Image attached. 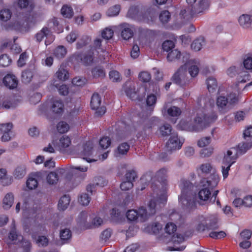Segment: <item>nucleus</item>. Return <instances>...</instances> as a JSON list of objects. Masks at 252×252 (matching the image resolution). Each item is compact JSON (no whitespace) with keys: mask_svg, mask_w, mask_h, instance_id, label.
I'll return each mask as SVG.
<instances>
[{"mask_svg":"<svg viewBox=\"0 0 252 252\" xmlns=\"http://www.w3.org/2000/svg\"><path fill=\"white\" fill-rule=\"evenodd\" d=\"M206 102V98H200L197 101V106L192 112L194 124L187 120H182L178 125L179 128L183 130H197L215 122L218 116L216 113L211 112L210 104Z\"/></svg>","mask_w":252,"mask_h":252,"instance_id":"obj_1","label":"nucleus"},{"mask_svg":"<svg viewBox=\"0 0 252 252\" xmlns=\"http://www.w3.org/2000/svg\"><path fill=\"white\" fill-rule=\"evenodd\" d=\"M219 181V176L217 174H213L208 178L202 180L201 186L203 189L198 193L200 204H205L209 201L211 190L217 186Z\"/></svg>","mask_w":252,"mask_h":252,"instance_id":"obj_2","label":"nucleus"},{"mask_svg":"<svg viewBox=\"0 0 252 252\" xmlns=\"http://www.w3.org/2000/svg\"><path fill=\"white\" fill-rule=\"evenodd\" d=\"M155 202L151 201L148 205V211L144 207L139 208L138 210H129L126 213V218L128 220L131 221H134L137 220L141 222L144 221L149 216L155 213Z\"/></svg>","mask_w":252,"mask_h":252,"instance_id":"obj_3","label":"nucleus"},{"mask_svg":"<svg viewBox=\"0 0 252 252\" xmlns=\"http://www.w3.org/2000/svg\"><path fill=\"white\" fill-rule=\"evenodd\" d=\"M218 223V219L216 216H199L196 220V229L198 231L216 229Z\"/></svg>","mask_w":252,"mask_h":252,"instance_id":"obj_4","label":"nucleus"},{"mask_svg":"<svg viewBox=\"0 0 252 252\" xmlns=\"http://www.w3.org/2000/svg\"><path fill=\"white\" fill-rule=\"evenodd\" d=\"M210 5L208 0H199L198 2L193 5V7L187 8L181 11L180 15L184 18L189 19L194 14L203 12L208 9Z\"/></svg>","mask_w":252,"mask_h":252,"instance_id":"obj_5","label":"nucleus"},{"mask_svg":"<svg viewBox=\"0 0 252 252\" xmlns=\"http://www.w3.org/2000/svg\"><path fill=\"white\" fill-rule=\"evenodd\" d=\"M180 187L181 189V194L179 197V202L183 205L188 207L191 203V198H192L190 190L193 187L192 184L188 181H181Z\"/></svg>","mask_w":252,"mask_h":252,"instance_id":"obj_6","label":"nucleus"},{"mask_svg":"<svg viewBox=\"0 0 252 252\" xmlns=\"http://www.w3.org/2000/svg\"><path fill=\"white\" fill-rule=\"evenodd\" d=\"M93 144L91 142H87L82 146L79 147L77 150L78 155L88 162L96 161L94 158Z\"/></svg>","mask_w":252,"mask_h":252,"instance_id":"obj_7","label":"nucleus"},{"mask_svg":"<svg viewBox=\"0 0 252 252\" xmlns=\"http://www.w3.org/2000/svg\"><path fill=\"white\" fill-rule=\"evenodd\" d=\"M185 240V237L180 234H177L176 236H173L171 239L173 246L168 247V250L170 251H182L184 250L186 247L184 244Z\"/></svg>","mask_w":252,"mask_h":252,"instance_id":"obj_8","label":"nucleus"},{"mask_svg":"<svg viewBox=\"0 0 252 252\" xmlns=\"http://www.w3.org/2000/svg\"><path fill=\"white\" fill-rule=\"evenodd\" d=\"M101 98L100 96L97 94H94L92 96L91 101V107L93 110L95 111V113L97 116H100L105 114L106 109L103 106H100Z\"/></svg>","mask_w":252,"mask_h":252,"instance_id":"obj_9","label":"nucleus"},{"mask_svg":"<svg viewBox=\"0 0 252 252\" xmlns=\"http://www.w3.org/2000/svg\"><path fill=\"white\" fill-rule=\"evenodd\" d=\"M184 142L183 138H179L176 133H173L166 144V147L169 151L178 150L181 148Z\"/></svg>","mask_w":252,"mask_h":252,"instance_id":"obj_10","label":"nucleus"},{"mask_svg":"<svg viewBox=\"0 0 252 252\" xmlns=\"http://www.w3.org/2000/svg\"><path fill=\"white\" fill-rule=\"evenodd\" d=\"M185 68L188 70L189 73L191 77H195L199 73L200 62L198 60L192 59L189 60L184 64Z\"/></svg>","mask_w":252,"mask_h":252,"instance_id":"obj_11","label":"nucleus"},{"mask_svg":"<svg viewBox=\"0 0 252 252\" xmlns=\"http://www.w3.org/2000/svg\"><path fill=\"white\" fill-rule=\"evenodd\" d=\"M36 40L40 42L46 37L45 44L48 45L52 43L55 39L54 36L51 33L47 28H43L35 35Z\"/></svg>","mask_w":252,"mask_h":252,"instance_id":"obj_12","label":"nucleus"},{"mask_svg":"<svg viewBox=\"0 0 252 252\" xmlns=\"http://www.w3.org/2000/svg\"><path fill=\"white\" fill-rule=\"evenodd\" d=\"M237 155L235 148L228 150L223 158L222 164L231 166L235 162Z\"/></svg>","mask_w":252,"mask_h":252,"instance_id":"obj_13","label":"nucleus"},{"mask_svg":"<svg viewBox=\"0 0 252 252\" xmlns=\"http://www.w3.org/2000/svg\"><path fill=\"white\" fill-rule=\"evenodd\" d=\"M99 54L98 51H90L87 54H85L81 57V61L82 63L85 65H89L94 63V62L96 61L97 58L96 56Z\"/></svg>","mask_w":252,"mask_h":252,"instance_id":"obj_14","label":"nucleus"},{"mask_svg":"<svg viewBox=\"0 0 252 252\" xmlns=\"http://www.w3.org/2000/svg\"><path fill=\"white\" fill-rule=\"evenodd\" d=\"M71 145V138L68 136L64 135L59 139L57 144V147L60 152L64 153Z\"/></svg>","mask_w":252,"mask_h":252,"instance_id":"obj_15","label":"nucleus"},{"mask_svg":"<svg viewBox=\"0 0 252 252\" xmlns=\"http://www.w3.org/2000/svg\"><path fill=\"white\" fill-rule=\"evenodd\" d=\"M237 84H236L232 88V91L228 95V103L230 104H234L237 103L240 98L241 94V90L238 87Z\"/></svg>","mask_w":252,"mask_h":252,"instance_id":"obj_16","label":"nucleus"},{"mask_svg":"<svg viewBox=\"0 0 252 252\" xmlns=\"http://www.w3.org/2000/svg\"><path fill=\"white\" fill-rule=\"evenodd\" d=\"M186 74V69L185 65H184L180 67L179 69L175 72L172 77L173 81H174L176 84L181 85L185 79Z\"/></svg>","mask_w":252,"mask_h":252,"instance_id":"obj_17","label":"nucleus"},{"mask_svg":"<svg viewBox=\"0 0 252 252\" xmlns=\"http://www.w3.org/2000/svg\"><path fill=\"white\" fill-rule=\"evenodd\" d=\"M120 26L122 29L121 35L124 39L128 40L132 37L133 34L132 26L126 23L122 24Z\"/></svg>","mask_w":252,"mask_h":252,"instance_id":"obj_18","label":"nucleus"},{"mask_svg":"<svg viewBox=\"0 0 252 252\" xmlns=\"http://www.w3.org/2000/svg\"><path fill=\"white\" fill-rule=\"evenodd\" d=\"M11 226V231L8 236V239L9 240L8 243L17 244L21 240H23V236L21 235H18L17 233V232L15 230V222L14 220L12 221Z\"/></svg>","mask_w":252,"mask_h":252,"instance_id":"obj_19","label":"nucleus"},{"mask_svg":"<svg viewBox=\"0 0 252 252\" xmlns=\"http://www.w3.org/2000/svg\"><path fill=\"white\" fill-rule=\"evenodd\" d=\"M14 201V196L13 193L9 192L6 193L3 197L1 207L5 210H9L13 205Z\"/></svg>","mask_w":252,"mask_h":252,"instance_id":"obj_20","label":"nucleus"},{"mask_svg":"<svg viewBox=\"0 0 252 252\" xmlns=\"http://www.w3.org/2000/svg\"><path fill=\"white\" fill-rule=\"evenodd\" d=\"M30 19V17H23L22 19L18 18L16 23L14 26L15 28L17 29L24 28L23 30L27 31L29 29L31 25Z\"/></svg>","mask_w":252,"mask_h":252,"instance_id":"obj_21","label":"nucleus"},{"mask_svg":"<svg viewBox=\"0 0 252 252\" xmlns=\"http://www.w3.org/2000/svg\"><path fill=\"white\" fill-rule=\"evenodd\" d=\"M3 83L6 87L12 89L17 87L18 80L14 75L7 74L3 78Z\"/></svg>","mask_w":252,"mask_h":252,"instance_id":"obj_22","label":"nucleus"},{"mask_svg":"<svg viewBox=\"0 0 252 252\" xmlns=\"http://www.w3.org/2000/svg\"><path fill=\"white\" fill-rule=\"evenodd\" d=\"M15 5L21 9H26L28 11L32 10L34 7L32 0H18Z\"/></svg>","mask_w":252,"mask_h":252,"instance_id":"obj_23","label":"nucleus"},{"mask_svg":"<svg viewBox=\"0 0 252 252\" xmlns=\"http://www.w3.org/2000/svg\"><path fill=\"white\" fill-rule=\"evenodd\" d=\"M162 229V226L160 223L155 222L151 225L145 227L144 231L146 233L157 235L161 232Z\"/></svg>","mask_w":252,"mask_h":252,"instance_id":"obj_24","label":"nucleus"},{"mask_svg":"<svg viewBox=\"0 0 252 252\" xmlns=\"http://www.w3.org/2000/svg\"><path fill=\"white\" fill-rule=\"evenodd\" d=\"M238 22L242 27L247 29L250 27L252 23V17L247 14H243L239 17Z\"/></svg>","mask_w":252,"mask_h":252,"instance_id":"obj_25","label":"nucleus"},{"mask_svg":"<svg viewBox=\"0 0 252 252\" xmlns=\"http://www.w3.org/2000/svg\"><path fill=\"white\" fill-rule=\"evenodd\" d=\"M16 106V103L12 102L9 97L5 96L0 97V109H10L14 108Z\"/></svg>","mask_w":252,"mask_h":252,"instance_id":"obj_26","label":"nucleus"},{"mask_svg":"<svg viewBox=\"0 0 252 252\" xmlns=\"http://www.w3.org/2000/svg\"><path fill=\"white\" fill-rule=\"evenodd\" d=\"M166 112L168 116L172 117H177L181 115L182 112L180 108L176 106H172L167 109L164 107L162 111V114L164 115Z\"/></svg>","mask_w":252,"mask_h":252,"instance_id":"obj_27","label":"nucleus"},{"mask_svg":"<svg viewBox=\"0 0 252 252\" xmlns=\"http://www.w3.org/2000/svg\"><path fill=\"white\" fill-rule=\"evenodd\" d=\"M252 147V141H248L240 143L236 149V152L238 155L245 153L248 150Z\"/></svg>","mask_w":252,"mask_h":252,"instance_id":"obj_28","label":"nucleus"},{"mask_svg":"<svg viewBox=\"0 0 252 252\" xmlns=\"http://www.w3.org/2000/svg\"><path fill=\"white\" fill-rule=\"evenodd\" d=\"M0 181L3 186H7L12 182V178L7 175V171L4 168L0 169Z\"/></svg>","mask_w":252,"mask_h":252,"instance_id":"obj_29","label":"nucleus"},{"mask_svg":"<svg viewBox=\"0 0 252 252\" xmlns=\"http://www.w3.org/2000/svg\"><path fill=\"white\" fill-rule=\"evenodd\" d=\"M205 45V40L203 37L195 39L191 44V49L195 51H200Z\"/></svg>","mask_w":252,"mask_h":252,"instance_id":"obj_30","label":"nucleus"},{"mask_svg":"<svg viewBox=\"0 0 252 252\" xmlns=\"http://www.w3.org/2000/svg\"><path fill=\"white\" fill-rule=\"evenodd\" d=\"M228 101L227 98L224 96H219L217 99V105L220 113H224L225 107Z\"/></svg>","mask_w":252,"mask_h":252,"instance_id":"obj_31","label":"nucleus"},{"mask_svg":"<svg viewBox=\"0 0 252 252\" xmlns=\"http://www.w3.org/2000/svg\"><path fill=\"white\" fill-rule=\"evenodd\" d=\"M70 201L69 196L64 195L59 200L58 203V208L60 210H65L68 206Z\"/></svg>","mask_w":252,"mask_h":252,"instance_id":"obj_32","label":"nucleus"},{"mask_svg":"<svg viewBox=\"0 0 252 252\" xmlns=\"http://www.w3.org/2000/svg\"><path fill=\"white\" fill-rule=\"evenodd\" d=\"M37 175L34 174L29 177L27 181V187L30 189H35L38 186Z\"/></svg>","mask_w":252,"mask_h":252,"instance_id":"obj_33","label":"nucleus"},{"mask_svg":"<svg viewBox=\"0 0 252 252\" xmlns=\"http://www.w3.org/2000/svg\"><path fill=\"white\" fill-rule=\"evenodd\" d=\"M206 84L208 90L211 93H213L218 88L217 80L213 77L208 78L206 80Z\"/></svg>","mask_w":252,"mask_h":252,"instance_id":"obj_34","label":"nucleus"},{"mask_svg":"<svg viewBox=\"0 0 252 252\" xmlns=\"http://www.w3.org/2000/svg\"><path fill=\"white\" fill-rule=\"evenodd\" d=\"M61 11L62 15L66 18H71L74 14L73 10L71 7L67 5H64Z\"/></svg>","mask_w":252,"mask_h":252,"instance_id":"obj_35","label":"nucleus"},{"mask_svg":"<svg viewBox=\"0 0 252 252\" xmlns=\"http://www.w3.org/2000/svg\"><path fill=\"white\" fill-rule=\"evenodd\" d=\"M56 76L59 80L63 81L68 79V73L65 69L60 67L56 73Z\"/></svg>","mask_w":252,"mask_h":252,"instance_id":"obj_36","label":"nucleus"},{"mask_svg":"<svg viewBox=\"0 0 252 252\" xmlns=\"http://www.w3.org/2000/svg\"><path fill=\"white\" fill-rule=\"evenodd\" d=\"M52 110L55 113L60 114L63 111V105L60 100H55L52 106Z\"/></svg>","mask_w":252,"mask_h":252,"instance_id":"obj_37","label":"nucleus"},{"mask_svg":"<svg viewBox=\"0 0 252 252\" xmlns=\"http://www.w3.org/2000/svg\"><path fill=\"white\" fill-rule=\"evenodd\" d=\"M243 65L246 69H252V54H248L244 57Z\"/></svg>","mask_w":252,"mask_h":252,"instance_id":"obj_38","label":"nucleus"},{"mask_svg":"<svg viewBox=\"0 0 252 252\" xmlns=\"http://www.w3.org/2000/svg\"><path fill=\"white\" fill-rule=\"evenodd\" d=\"M129 149V146L126 143H122L120 145L116 152V156H120L126 154Z\"/></svg>","mask_w":252,"mask_h":252,"instance_id":"obj_39","label":"nucleus"},{"mask_svg":"<svg viewBox=\"0 0 252 252\" xmlns=\"http://www.w3.org/2000/svg\"><path fill=\"white\" fill-rule=\"evenodd\" d=\"M11 12L9 9L4 8L0 11V20L6 22L11 17Z\"/></svg>","mask_w":252,"mask_h":252,"instance_id":"obj_40","label":"nucleus"},{"mask_svg":"<svg viewBox=\"0 0 252 252\" xmlns=\"http://www.w3.org/2000/svg\"><path fill=\"white\" fill-rule=\"evenodd\" d=\"M87 214L86 212L81 213L77 219L78 223L82 227L86 228L87 226H89V224H86L87 220Z\"/></svg>","mask_w":252,"mask_h":252,"instance_id":"obj_41","label":"nucleus"},{"mask_svg":"<svg viewBox=\"0 0 252 252\" xmlns=\"http://www.w3.org/2000/svg\"><path fill=\"white\" fill-rule=\"evenodd\" d=\"M66 54V50L63 46H58L54 51V54L57 58H63Z\"/></svg>","mask_w":252,"mask_h":252,"instance_id":"obj_42","label":"nucleus"},{"mask_svg":"<svg viewBox=\"0 0 252 252\" xmlns=\"http://www.w3.org/2000/svg\"><path fill=\"white\" fill-rule=\"evenodd\" d=\"M250 80L249 73L247 71H242L239 73L237 77L238 83H244Z\"/></svg>","mask_w":252,"mask_h":252,"instance_id":"obj_43","label":"nucleus"},{"mask_svg":"<svg viewBox=\"0 0 252 252\" xmlns=\"http://www.w3.org/2000/svg\"><path fill=\"white\" fill-rule=\"evenodd\" d=\"M120 11V6L115 5L110 7L107 11V15L110 17H113L118 15Z\"/></svg>","mask_w":252,"mask_h":252,"instance_id":"obj_44","label":"nucleus"},{"mask_svg":"<svg viewBox=\"0 0 252 252\" xmlns=\"http://www.w3.org/2000/svg\"><path fill=\"white\" fill-rule=\"evenodd\" d=\"M177 230L176 225L173 222L167 223L164 228L165 233L169 235H172Z\"/></svg>","mask_w":252,"mask_h":252,"instance_id":"obj_45","label":"nucleus"},{"mask_svg":"<svg viewBox=\"0 0 252 252\" xmlns=\"http://www.w3.org/2000/svg\"><path fill=\"white\" fill-rule=\"evenodd\" d=\"M103 223V220L98 216H95L93 218L92 223L89 226H87L86 228H91L93 227H98Z\"/></svg>","mask_w":252,"mask_h":252,"instance_id":"obj_46","label":"nucleus"},{"mask_svg":"<svg viewBox=\"0 0 252 252\" xmlns=\"http://www.w3.org/2000/svg\"><path fill=\"white\" fill-rule=\"evenodd\" d=\"M57 129L60 133H64L69 130V126L66 123L61 122L58 124Z\"/></svg>","mask_w":252,"mask_h":252,"instance_id":"obj_47","label":"nucleus"},{"mask_svg":"<svg viewBox=\"0 0 252 252\" xmlns=\"http://www.w3.org/2000/svg\"><path fill=\"white\" fill-rule=\"evenodd\" d=\"M46 179L49 184L54 185L58 182L59 177L55 172H51L47 175Z\"/></svg>","mask_w":252,"mask_h":252,"instance_id":"obj_48","label":"nucleus"},{"mask_svg":"<svg viewBox=\"0 0 252 252\" xmlns=\"http://www.w3.org/2000/svg\"><path fill=\"white\" fill-rule=\"evenodd\" d=\"M180 55V52L177 49H174L168 53L167 58L169 61L171 62L179 59Z\"/></svg>","mask_w":252,"mask_h":252,"instance_id":"obj_49","label":"nucleus"},{"mask_svg":"<svg viewBox=\"0 0 252 252\" xmlns=\"http://www.w3.org/2000/svg\"><path fill=\"white\" fill-rule=\"evenodd\" d=\"M26 171L24 166H20L16 168L14 173V176L16 178H23L26 174Z\"/></svg>","mask_w":252,"mask_h":252,"instance_id":"obj_50","label":"nucleus"},{"mask_svg":"<svg viewBox=\"0 0 252 252\" xmlns=\"http://www.w3.org/2000/svg\"><path fill=\"white\" fill-rule=\"evenodd\" d=\"M32 238L35 241L36 243L38 246H46L48 243V239L43 236H39L37 239L34 237V235L32 236Z\"/></svg>","mask_w":252,"mask_h":252,"instance_id":"obj_51","label":"nucleus"},{"mask_svg":"<svg viewBox=\"0 0 252 252\" xmlns=\"http://www.w3.org/2000/svg\"><path fill=\"white\" fill-rule=\"evenodd\" d=\"M71 237V233L69 229H64L62 230L60 233L61 240L65 243V241L69 240Z\"/></svg>","mask_w":252,"mask_h":252,"instance_id":"obj_52","label":"nucleus"},{"mask_svg":"<svg viewBox=\"0 0 252 252\" xmlns=\"http://www.w3.org/2000/svg\"><path fill=\"white\" fill-rule=\"evenodd\" d=\"M91 200V198L89 196V194H87L86 193H82L78 201L80 204H81L83 206H87L88 205Z\"/></svg>","mask_w":252,"mask_h":252,"instance_id":"obj_53","label":"nucleus"},{"mask_svg":"<svg viewBox=\"0 0 252 252\" xmlns=\"http://www.w3.org/2000/svg\"><path fill=\"white\" fill-rule=\"evenodd\" d=\"M212 166L209 163H205L200 165L199 167V171L202 173H209L212 169Z\"/></svg>","mask_w":252,"mask_h":252,"instance_id":"obj_54","label":"nucleus"},{"mask_svg":"<svg viewBox=\"0 0 252 252\" xmlns=\"http://www.w3.org/2000/svg\"><path fill=\"white\" fill-rule=\"evenodd\" d=\"M32 77V73L30 70H25L22 72V81L25 83H29Z\"/></svg>","mask_w":252,"mask_h":252,"instance_id":"obj_55","label":"nucleus"},{"mask_svg":"<svg viewBox=\"0 0 252 252\" xmlns=\"http://www.w3.org/2000/svg\"><path fill=\"white\" fill-rule=\"evenodd\" d=\"M139 79L140 81L143 82H148L151 79V74L147 71H141L139 74Z\"/></svg>","mask_w":252,"mask_h":252,"instance_id":"obj_56","label":"nucleus"},{"mask_svg":"<svg viewBox=\"0 0 252 252\" xmlns=\"http://www.w3.org/2000/svg\"><path fill=\"white\" fill-rule=\"evenodd\" d=\"M11 62V59L7 55L4 54L0 56V66L6 67L8 66Z\"/></svg>","mask_w":252,"mask_h":252,"instance_id":"obj_57","label":"nucleus"},{"mask_svg":"<svg viewBox=\"0 0 252 252\" xmlns=\"http://www.w3.org/2000/svg\"><path fill=\"white\" fill-rule=\"evenodd\" d=\"M111 143V141L109 137H103L99 140L100 146L104 149L108 148L110 146Z\"/></svg>","mask_w":252,"mask_h":252,"instance_id":"obj_58","label":"nucleus"},{"mask_svg":"<svg viewBox=\"0 0 252 252\" xmlns=\"http://www.w3.org/2000/svg\"><path fill=\"white\" fill-rule=\"evenodd\" d=\"M113 34V30L109 28H105L101 32L102 37L106 39H109L111 38Z\"/></svg>","mask_w":252,"mask_h":252,"instance_id":"obj_59","label":"nucleus"},{"mask_svg":"<svg viewBox=\"0 0 252 252\" xmlns=\"http://www.w3.org/2000/svg\"><path fill=\"white\" fill-rule=\"evenodd\" d=\"M226 234L224 231H220L219 232L212 231L210 233L209 236L213 239H221L226 236Z\"/></svg>","mask_w":252,"mask_h":252,"instance_id":"obj_60","label":"nucleus"},{"mask_svg":"<svg viewBox=\"0 0 252 252\" xmlns=\"http://www.w3.org/2000/svg\"><path fill=\"white\" fill-rule=\"evenodd\" d=\"M87 82V80L85 78L79 77L74 78L72 81V84L77 86H82Z\"/></svg>","mask_w":252,"mask_h":252,"instance_id":"obj_61","label":"nucleus"},{"mask_svg":"<svg viewBox=\"0 0 252 252\" xmlns=\"http://www.w3.org/2000/svg\"><path fill=\"white\" fill-rule=\"evenodd\" d=\"M111 236V231L106 229L104 230L100 236V240L102 243H105L109 240Z\"/></svg>","mask_w":252,"mask_h":252,"instance_id":"obj_62","label":"nucleus"},{"mask_svg":"<svg viewBox=\"0 0 252 252\" xmlns=\"http://www.w3.org/2000/svg\"><path fill=\"white\" fill-rule=\"evenodd\" d=\"M160 133L162 136H166L170 134L171 131V127L169 125H164L159 128Z\"/></svg>","mask_w":252,"mask_h":252,"instance_id":"obj_63","label":"nucleus"},{"mask_svg":"<svg viewBox=\"0 0 252 252\" xmlns=\"http://www.w3.org/2000/svg\"><path fill=\"white\" fill-rule=\"evenodd\" d=\"M211 141V138L209 137L202 138L198 140L197 144L200 147H204L208 145L210 143Z\"/></svg>","mask_w":252,"mask_h":252,"instance_id":"obj_64","label":"nucleus"}]
</instances>
